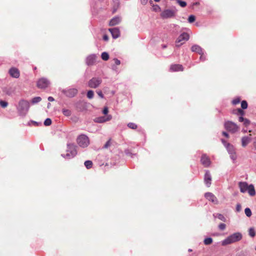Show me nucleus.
Masks as SVG:
<instances>
[{
  "mask_svg": "<svg viewBox=\"0 0 256 256\" xmlns=\"http://www.w3.org/2000/svg\"><path fill=\"white\" fill-rule=\"evenodd\" d=\"M242 131L244 132H247V130H243Z\"/></svg>",
  "mask_w": 256,
  "mask_h": 256,
  "instance_id": "nucleus-56",
  "label": "nucleus"
},
{
  "mask_svg": "<svg viewBox=\"0 0 256 256\" xmlns=\"http://www.w3.org/2000/svg\"><path fill=\"white\" fill-rule=\"evenodd\" d=\"M196 20V18H195V16H194V15H190L188 18V22H190V23H192L193 22H194Z\"/></svg>",
  "mask_w": 256,
  "mask_h": 256,
  "instance_id": "nucleus-40",
  "label": "nucleus"
},
{
  "mask_svg": "<svg viewBox=\"0 0 256 256\" xmlns=\"http://www.w3.org/2000/svg\"><path fill=\"white\" fill-rule=\"evenodd\" d=\"M204 180L207 186L209 187L211 184L212 178L208 171L206 172L204 175Z\"/></svg>",
  "mask_w": 256,
  "mask_h": 256,
  "instance_id": "nucleus-21",
  "label": "nucleus"
},
{
  "mask_svg": "<svg viewBox=\"0 0 256 256\" xmlns=\"http://www.w3.org/2000/svg\"><path fill=\"white\" fill-rule=\"evenodd\" d=\"M238 121L240 122H243L244 125L246 127L248 126L250 124V122L249 120L244 118L243 116H240L238 118Z\"/></svg>",
  "mask_w": 256,
  "mask_h": 256,
  "instance_id": "nucleus-24",
  "label": "nucleus"
},
{
  "mask_svg": "<svg viewBox=\"0 0 256 256\" xmlns=\"http://www.w3.org/2000/svg\"><path fill=\"white\" fill-rule=\"evenodd\" d=\"M206 198L210 201L214 203L218 204V200L216 198L214 194H213L211 192H207L205 194Z\"/></svg>",
  "mask_w": 256,
  "mask_h": 256,
  "instance_id": "nucleus-12",
  "label": "nucleus"
},
{
  "mask_svg": "<svg viewBox=\"0 0 256 256\" xmlns=\"http://www.w3.org/2000/svg\"><path fill=\"white\" fill-rule=\"evenodd\" d=\"M250 136L251 134H250V136H244L242 138V145L243 147L246 146L251 141Z\"/></svg>",
  "mask_w": 256,
  "mask_h": 256,
  "instance_id": "nucleus-22",
  "label": "nucleus"
},
{
  "mask_svg": "<svg viewBox=\"0 0 256 256\" xmlns=\"http://www.w3.org/2000/svg\"><path fill=\"white\" fill-rule=\"evenodd\" d=\"M236 210L237 212H240L241 210V206L240 204H237L236 206Z\"/></svg>",
  "mask_w": 256,
  "mask_h": 256,
  "instance_id": "nucleus-48",
  "label": "nucleus"
},
{
  "mask_svg": "<svg viewBox=\"0 0 256 256\" xmlns=\"http://www.w3.org/2000/svg\"><path fill=\"white\" fill-rule=\"evenodd\" d=\"M96 56L94 54L90 55L86 58V63L88 66L93 65L96 61Z\"/></svg>",
  "mask_w": 256,
  "mask_h": 256,
  "instance_id": "nucleus-14",
  "label": "nucleus"
},
{
  "mask_svg": "<svg viewBox=\"0 0 256 256\" xmlns=\"http://www.w3.org/2000/svg\"><path fill=\"white\" fill-rule=\"evenodd\" d=\"M162 48H166V45H164V44L162 45Z\"/></svg>",
  "mask_w": 256,
  "mask_h": 256,
  "instance_id": "nucleus-55",
  "label": "nucleus"
},
{
  "mask_svg": "<svg viewBox=\"0 0 256 256\" xmlns=\"http://www.w3.org/2000/svg\"><path fill=\"white\" fill-rule=\"evenodd\" d=\"M200 59L202 60H204L206 58L203 56V55H200Z\"/></svg>",
  "mask_w": 256,
  "mask_h": 256,
  "instance_id": "nucleus-53",
  "label": "nucleus"
},
{
  "mask_svg": "<svg viewBox=\"0 0 256 256\" xmlns=\"http://www.w3.org/2000/svg\"><path fill=\"white\" fill-rule=\"evenodd\" d=\"M9 73L11 76L14 78H18L20 75V71L15 68H11L9 70Z\"/></svg>",
  "mask_w": 256,
  "mask_h": 256,
  "instance_id": "nucleus-15",
  "label": "nucleus"
},
{
  "mask_svg": "<svg viewBox=\"0 0 256 256\" xmlns=\"http://www.w3.org/2000/svg\"><path fill=\"white\" fill-rule=\"evenodd\" d=\"M30 108L29 102L24 100H21L19 101L17 106V110L21 115H25L28 112Z\"/></svg>",
  "mask_w": 256,
  "mask_h": 256,
  "instance_id": "nucleus-2",
  "label": "nucleus"
},
{
  "mask_svg": "<svg viewBox=\"0 0 256 256\" xmlns=\"http://www.w3.org/2000/svg\"><path fill=\"white\" fill-rule=\"evenodd\" d=\"M108 30L110 32L114 38H116L120 36V30L117 28H109Z\"/></svg>",
  "mask_w": 256,
  "mask_h": 256,
  "instance_id": "nucleus-13",
  "label": "nucleus"
},
{
  "mask_svg": "<svg viewBox=\"0 0 256 256\" xmlns=\"http://www.w3.org/2000/svg\"><path fill=\"white\" fill-rule=\"evenodd\" d=\"M248 193L251 196H254L256 194V191L253 185L250 184L248 186Z\"/></svg>",
  "mask_w": 256,
  "mask_h": 256,
  "instance_id": "nucleus-25",
  "label": "nucleus"
},
{
  "mask_svg": "<svg viewBox=\"0 0 256 256\" xmlns=\"http://www.w3.org/2000/svg\"><path fill=\"white\" fill-rule=\"evenodd\" d=\"M192 52H196L200 55H204V52L202 48L198 45H194L191 48Z\"/></svg>",
  "mask_w": 256,
  "mask_h": 256,
  "instance_id": "nucleus-20",
  "label": "nucleus"
},
{
  "mask_svg": "<svg viewBox=\"0 0 256 256\" xmlns=\"http://www.w3.org/2000/svg\"><path fill=\"white\" fill-rule=\"evenodd\" d=\"M242 238V235L240 232H236L230 236L222 242V246H226L240 240Z\"/></svg>",
  "mask_w": 256,
  "mask_h": 256,
  "instance_id": "nucleus-1",
  "label": "nucleus"
},
{
  "mask_svg": "<svg viewBox=\"0 0 256 256\" xmlns=\"http://www.w3.org/2000/svg\"><path fill=\"white\" fill-rule=\"evenodd\" d=\"M112 118V116L108 115L106 118L105 116H100L95 118L94 121L96 122L102 123L110 120Z\"/></svg>",
  "mask_w": 256,
  "mask_h": 256,
  "instance_id": "nucleus-16",
  "label": "nucleus"
},
{
  "mask_svg": "<svg viewBox=\"0 0 256 256\" xmlns=\"http://www.w3.org/2000/svg\"><path fill=\"white\" fill-rule=\"evenodd\" d=\"M42 100V98L40 96H37L33 98L32 100V102L33 104L38 103Z\"/></svg>",
  "mask_w": 256,
  "mask_h": 256,
  "instance_id": "nucleus-32",
  "label": "nucleus"
},
{
  "mask_svg": "<svg viewBox=\"0 0 256 256\" xmlns=\"http://www.w3.org/2000/svg\"><path fill=\"white\" fill-rule=\"evenodd\" d=\"M240 102V98H234L232 102V103L233 105H236L238 104H239Z\"/></svg>",
  "mask_w": 256,
  "mask_h": 256,
  "instance_id": "nucleus-35",
  "label": "nucleus"
},
{
  "mask_svg": "<svg viewBox=\"0 0 256 256\" xmlns=\"http://www.w3.org/2000/svg\"><path fill=\"white\" fill-rule=\"evenodd\" d=\"M128 126L131 128V129H133V130H136L137 128H138V126L137 125L134 124V123H133V122H130L128 124Z\"/></svg>",
  "mask_w": 256,
  "mask_h": 256,
  "instance_id": "nucleus-33",
  "label": "nucleus"
},
{
  "mask_svg": "<svg viewBox=\"0 0 256 256\" xmlns=\"http://www.w3.org/2000/svg\"><path fill=\"white\" fill-rule=\"evenodd\" d=\"M103 40L105 41H108V36L106 34H105L103 36Z\"/></svg>",
  "mask_w": 256,
  "mask_h": 256,
  "instance_id": "nucleus-50",
  "label": "nucleus"
},
{
  "mask_svg": "<svg viewBox=\"0 0 256 256\" xmlns=\"http://www.w3.org/2000/svg\"><path fill=\"white\" fill-rule=\"evenodd\" d=\"M84 166L90 169L92 168V162L91 160H86L84 162Z\"/></svg>",
  "mask_w": 256,
  "mask_h": 256,
  "instance_id": "nucleus-27",
  "label": "nucleus"
},
{
  "mask_svg": "<svg viewBox=\"0 0 256 256\" xmlns=\"http://www.w3.org/2000/svg\"><path fill=\"white\" fill-rule=\"evenodd\" d=\"M62 114L66 116H68L71 114V112L68 109L63 108L62 110Z\"/></svg>",
  "mask_w": 256,
  "mask_h": 256,
  "instance_id": "nucleus-30",
  "label": "nucleus"
},
{
  "mask_svg": "<svg viewBox=\"0 0 256 256\" xmlns=\"http://www.w3.org/2000/svg\"><path fill=\"white\" fill-rule=\"evenodd\" d=\"M114 63L116 64V65H120V60H118V59L117 58H114Z\"/></svg>",
  "mask_w": 256,
  "mask_h": 256,
  "instance_id": "nucleus-46",
  "label": "nucleus"
},
{
  "mask_svg": "<svg viewBox=\"0 0 256 256\" xmlns=\"http://www.w3.org/2000/svg\"><path fill=\"white\" fill-rule=\"evenodd\" d=\"M253 144L254 148L256 149V140L254 142Z\"/></svg>",
  "mask_w": 256,
  "mask_h": 256,
  "instance_id": "nucleus-54",
  "label": "nucleus"
},
{
  "mask_svg": "<svg viewBox=\"0 0 256 256\" xmlns=\"http://www.w3.org/2000/svg\"><path fill=\"white\" fill-rule=\"evenodd\" d=\"M102 80L99 78H93L88 81V86L91 88H96L102 83Z\"/></svg>",
  "mask_w": 256,
  "mask_h": 256,
  "instance_id": "nucleus-6",
  "label": "nucleus"
},
{
  "mask_svg": "<svg viewBox=\"0 0 256 256\" xmlns=\"http://www.w3.org/2000/svg\"><path fill=\"white\" fill-rule=\"evenodd\" d=\"M0 106L3 108H5L8 106V103L6 102H5L4 100H0Z\"/></svg>",
  "mask_w": 256,
  "mask_h": 256,
  "instance_id": "nucleus-41",
  "label": "nucleus"
},
{
  "mask_svg": "<svg viewBox=\"0 0 256 256\" xmlns=\"http://www.w3.org/2000/svg\"><path fill=\"white\" fill-rule=\"evenodd\" d=\"M77 142L80 146L86 148L88 146L90 140L88 138L86 135L81 134L77 138Z\"/></svg>",
  "mask_w": 256,
  "mask_h": 256,
  "instance_id": "nucleus-5",
  "label": "nucleus"
},
{
  "mask_svg": "<svg viewBox=\"0 0 256 256\" xmlns=\"http://www.w3.org/2000/svg\"><path fill=\"white\" fill-rule=\"evenodd\" d=\"M49 84L48 80L46 78H40L37 82V86L40 88H45Z\"/></svg>",
  "mask_w": 256,
  "mask_h": 256,
  "instance_id": "nucleus-10",
  "label": "nucleus"
},
{
  "mask_svg": "<svg viewBox=\"0 0 256 256\" xmlns=\"http://www.w3.org/2000/svg\"><path fill=\"white\" fill-rule=\"evenodd\" d=\"M189 38V35L186 33L184 32L178 38V39L176 40V46H180V45H182L184 42L185 41H186Z\"/></svg>",
  "mask_w": 256,
  "mask_h": 256,
  "instance_id": "nucleus-7",
  "label": "nucleus"
},
{
  "mask_svg": "<svg viewBox=\"0 0 256 256\" xmlns=\"http://www.w3.org/2000/svg\"><path fill=\"white\" fill-rule=\"evenodd\" d=\"M62 92L66 96L69 98H72L77 94L78 90L77 89L73 88L67 90H62Z\"/></svg>",
  "mask_w": 256,
  "mask_h": 256,
  "instance_id": "nucleus-8",
  "label": "nucleus"
},
{
  "mask_svg": "<svg viewBox=\"0 0 256 256\" xmlns=\"http://www.w3.org/2000/svg\"><path fill=\"white\" fill-rule=\"evenodd\" d=\"M232 113L234 114H240L241 116H242L244 114V111L240 108H238L236 110H234Z\"/></svg>",
  "mask_w": 256,
  "mask_h": 256,
  "instance_id": "nucleus-26",
  "label": "nucleus"
},
{
  "mask_svg": "<svg viewBox=\"0 0 256 256\" xmlns=\"http://www.w3.org/2000/svg\"><path fill=\"white\" fill-rule=\"evenodd\" d=\"M201 162L205 167H208L210 164V158L204 154L202 156Z\"/></svg>",
  "mask_w": 256,
  "mask_h": 256,
  "instance_id": "nucleus-18",
  "label": "nucleus"
},
{
  "mask_svg": "<svg viewBox=\"0 0 256 256\" xmlns=\"http://www.w3.org/2000/svg\"><path fill=\"white\" fill-rule=\"evenodd\" d=\"M52 124V120L50 118H47L44 122V124L46 126H49Z\"/></svg>",
  "mask_w": 256,
  "mask_h": 256,
  "instance_id": "nucleus-39",
  "label": "nucleus"
},
{
  "mask_svg": "<svg viewBox=\"0 0 256 256\" xmlns=\"http://www.w3.org/2000/svg\"><path fill=\"white\" fill-rule=\"evenodd\" d=\"M103 114H108V108L107 107H105L104 108V110H103Z\"/></svg>",
  "mask_w": 256,
  "mask_h": 256,
  "instance_id": "nucleus-45",
  "label": "nucleus"
},
{
  "mask_svg": "<svg viewBox=\"0 0 256 256\" xmlns=\"http://www.w3.org/2000/svg\"><path fill=\"white\" fill-rule=\"evenodd\" d=\"M222 143L226 147V144H228L224 140L222 139Z\"/></svg>",
  "mask_w": 256,
  "mask_h": 256,
  "instance_id": "nucleus-51",
  "label": "nucleus"
},
{
  "mask_svg": "<svg viewBox=\"0 0 256 256\" xmlns=\"http://www.w3.org/2000/svg\"><path fill=\"white\" fill-rule=\"evenodd\" d=\"M54 100V98L52 96H49L48 98V100L50 102H53Z\"/></svg>",
  "mask_w": 256,
  "mask_h": 256,
  "instance_id": "nucleus-52",
  "label": "nucleus"
},
{
  "mask_svg": "<svg viewBox=\"0 0 256 256\" xmlns=\"http://www.w3.org/2000/svg\"><path fill=\"white\" fill-rule=\"evenodd\" d=\"M156 2H158L160 1V0H154Z\"/></svg>",
  "mask_w": 256,
  "mask_h": 256,
  "instance_id": "nucleus-57",
  "label": "nucleus"
},
{
  "mask_svg": "<svg viewBox=\"0 0 256 256\" xmlns=\"http://www.w3.org/2000/svg\"><path fill=\"white\" fill-rule=\"evenodd\" d=\"M67 148V153L66 156H64V158H70L74 157L76 154V146L74 144H68Z\"/></svg>",
  "mask_w": 256,
  "mask_h": 256,
  "instance_id": "nucleus-4",
  "label": "nucleus"
},
{
  "mask_svg": "<svg viewBox=\"0 0 256 256\" xmlns=\"http://www.w3.org/2000/svg\"><path fill=\"white\" fill-rule=\"evenodd\" d=\"M97 94H98V96H99L100 98H104V94H102V91H100V90L98 91V92H97Z\"/></svg>",
  "mask_w": 256,
  "mask_h": 256,
  "instance_id": "nucleus-47",
  "label": "nucleus"
},
{
  "mask_svg": "<svg viewBox=\"0 0 256 256\" xmlns=\"http://www.w3.org/2000/svg\"><path fill=\"white\" fill-rule=\"evenodd\" d=\"M255 250H256V246Z\"/></svg>",
  "mask_w": 256,
  "mask_h": 256,
  "instance_id": "nucleus-58",
  "label": "nucleus"
},
{
  "mask_svg": "<svg viewBox=\"0 0 256 256\" xmlns=\"http://www.w3.org/2000/svg\"><path fill=\"white\" fill-rule=\"evenodd\" d=\"M178 2L182 7H185L186 6V3L185 2L181 1L180 0H177Z\"/></svg>",
  "mask_w": 256,
  "mask_h": 256,
  "instance_id": "nucleus-42",
  "label": "nucleus"
},
{
  "mask_svg": "<svg viewBox=\"0 0 256 256\" xmlns=\"http://www.w3.org/2000/svg\"><path fill=\"white\" fill-rule=\"evenodd\" d=\"M219 220L225 222H226V218L222 214H216V216Z\"/></svg>",
  "mask_w": 256,
  "mask_h": 256,
  "instance_id": "nucleus-36",
  "label": "nucleus"
},
{
  "mask_svg": "<svg viewBox=\"0 0 256 256\" xmlns=\"http://www.w3.org/2000/svg\"><path fill=\"white\" fill-rule=\"evenodd\" d=\"M248 234L250 236L254 238L256 236L254 229L253 228H250L248 230Z\"/></svg>",
  "mask_w": 256,
  "mask_h": 256,
  "instance_id": "nucleus-31",
  "label": "nucleus"
},
{
  "mask_svg": "<svg viewBox=\"0 0 256 256\" xmlns=\"http://www.w3.org/2000/svg\"><path fill=\"white\" fill-rule=\"evenodd\" d=\"M226 228V225L224 223H221L218 225V228L220 230H224Z\"/></svg>",
  "mask_w": 256,
  "mask_h": 256,
  "instance_id": "nucleus-43",
  "label": "nucleus"
},
{
  "mask_svg": "<svg viewBox=\"0 0 256 256\" xmlns=\"http://www.w3.org/2000/svg\"><path fill=\"white\" fill-rule=\"evenodd\" d=\"M224 128L232 134H234L239 130V126L234 122L228 120L224 123Z\"/></svg>",
  "mask_w": 256,
  "mask_h": 256,
  "instance_id": "nucleus-3",
  "label": "nucleus"
},
{
  "mask_svg": "<svg viewBox=\"0 0 256 256\" xmlns=\"http://www.w3.org/2000/svg\"><path fill=\"white\" fill-rule=\"evenodd\" d=\"M248 102H246V100H242V102H241V107L242 108V109H246L248 108Z\"/></svg>",
  "mask_w": 256,
  "mask_h": 256,
  "instance_id": "nucleus-34",
  "label": "nucleus"
},
{
  "mask_svg": "<svg viewBox=\"0 0 256 256\" xmlns=\"http://www.w3.org/2000/svg\"><path fill=\"white\" fill-rule=\"evenodd\" d=\"M222 134L224 136H226V138H229V134H228V133H227L226 132H222Z\"/></svg>",
  "mask_w": 256,
  "mask_h": 256,
  "instance_id": "nucleus-49",
  "label": "nucleus"
},
{
  "mask_svg": "<svg viewBox=\"0 0 256 256\" xmlns=\"http://www.w3.org/2000/svg\"><path fill=\"white\" fill-rule=\"evenodd\" d=\"M121 20L120 17L116 16L112 18L110 22L109 25L110 26H114L120 23Z\"/></svg>",
  "mask_w": 256,
  "mask_h": 256,
  "instance_id": "nucleus-23",
  "label": "nucleus"
},
{
  "mask_svg": "<svg viewBox=\"0 0 256 256\" xmlns=\"http://www.w3.org/2000/svg\"><path fill=\"white\" fill-rule=\"evenodd\" d=\"M184 68L182 65L179 64H174L171 65L170 70L171 72L183 71Z\"/></svg>",
  "mask_w": 256,
  "mask_h": 256,
  "instance_id": "nucleus-17",
  "label": "nucleus"
},
{
  "mask_svg": "<svg viewBox=\"0 0 256 256\" xmlns=\"http://www.w3.org/2000/svg\"><path fill=\"white\" fill-rule=\"evenodd\" d=\"M244 212L246 216L250 217L252 216V212L250 208H247L244 210Z\"/></svg>",
  "mask_w": 256,
  "mask_h": 256,
  "instance_id": "nucleus-37",
  "label": "nucleus"
},
{
  "mask_svg": "<svg viewBox=\"0 0 256 256\" xmlns=\"http://www.w3.org/2000/svg\"><path fill=\"white\" fill-rule=\"evenodd\" d=\"M175 12L171 10H164L161 14L160 16L162 18H168L174 16Z\"/></svg>",
  "mask_w": 256,
  "mask_h": 256,
  "instance_id": "nucleus-9",
  "label": "nucleus"
},
{
  "mask_svg": "<svg viewBox=\"0 0 256 256\" xmlns=\"http://www.w3.org/2000/svg\"><path fill=\"white\" fill-rule=\"evenodd\" d=\"M226 148L228 151V152L229 154H230L231 158L234 160L236 158V156L235 154V152L234 146L230 144H226Z\"/></svg>",
  "mask_w": 256,
  "mask_h": 256,
  "instance_id": "nucleus-11",
  "label": "nucleus"
},
{
  "mask_svg": "<svg viewBox=\"0 0 256 256\" xmlns=\"http://www.w3.org/2000/svg\"><path fill=\"white\" fill-rule=\"evenodd\" d=\"M238 186L240 192L244 193L247 191L249 186H248V184L246 182H240L238 183Z\"/></svg>",
  "mask_w": 256,
  "mask_h": 256,
  "instance_id": "nucleus-19",
  "label": "nucleus"
},
{
  "mask_svg": "<svg viewBox=\"0 0 256 256\" xmlns=\"http://www.w3.org/2000/svg\"><path fill=\"white\" fill-rule=\"evenodd\" d=\"M94 93L92 90H90L88 92L87 97L88 98H90V99L94 97Z\"/></svg>",
  "mask_w": 256,
  "mask_h": 256,
  "instance_id": "nucleus-38",
  "label": "nucleus"
},
{
  "mask_svg": "<svg viewBox=\"0 0 256 256\" xmlns=\"http://www.w3.org/2000/svg\"><path fill=\"white\" fill-rule=\"evenodd\" d=\"M110 145V140H108L106 144H104V148H108Z\"/></svg>",
  "mask_w": 256,
  "mask_h": 256,
  "instance_id": "nucleus-44",
  "label": "nucleus"
},
{
  "mask_svg": "<svg viewBox=\"0 0 256 256\" xmlns=\"http://www.w3.org/2000/svg\"><path fill=\"white\" fill-rule=\"evenodd\" d=\"M204 242L205 245L210 244L212 242V239L211 238H207L204 240Z\"/></svg>",
  "mask_w": 256,
  "mask_h": 256,
  "instance_id": "nucleus-28",
  "label": "nucleus"
},
{
  "mask_svg": "<svg viewBox=\"0 0 256 256\" xmlns=\"http://www.w3.org/2000/svg\"><path fill=\"white\" fill-rule=\"evenodd\" d=\"M102 58L104 60H108L109 58V55L106 52H103L101 55Z\"/></svg>",
  "mask_w": 256,
  "mask_h": 256,
  "instance_id": "nucleus-29",
  "label": "nucleus"
}]
</instances>
